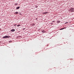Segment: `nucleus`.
<instances>
[{"label":"nucleus","instance_id":"nucleus-9","mask_svg":"<svg viewBox=\"0 0 74 74\" xmlns=\"http://www.w3.org/2000/svg\"><path fill=\"white\" fill-rule=\"evenodd\" d=\"M42 33H44V31H42Z\"/></svg>","mask_w":74,"mask_h":74},{"label":"nucleus","instance_id":"nucleus-12","mask_svg":"<svg viewBox=\"0 0 74 74\" xmlns=\"http://www.w3.org/2000/svg\"><path fill=\"white\" fill-rule=\"evenodd\" d=\"M65 23H68V22H66Z\"/></svg>","mask_w":74,"mask_h":74},{"label":"nucleus","instance_id":"nucleus-2","mask_svg":"<svg viewBox=\"0 0 74 74\" xmlns=\"http://www.w3.org/2000/svg\"><path fill=\"white\" fill-rule=\"evenodd\" d=\"M43 14H48V12H44L43 13Z\"/></svg>","mask_w":74,"mask_h":74},{"label":"nucleus","instance_id":"nucleus-11","mask_svg":"<svg viewBox=\"0 0 74 74\" xmlns=\"http://www.w3.org/2000/svg\"><path fill=\"white\" fill-rule=\"evenodd\" d=\"M55 22V21H52V22Z\"/></svg>","mask_w":74,"mask_h":74},{"label":"nucleus","instance_id":"nucleus-3","mask_svg":"<svg viewBox=\"0 0 74 74\" xmlns=\"http://www.w3.org/2000/svg\"><path fill=\"white\" fill-rule=\"evenodd\" d=\"M15 30L14 29H12L11 30V32H14Z\"/></svg>","mask_w":74,"mask_h":74},{"label":"nucleus","instance_id":"nucleus-8","mask_svg":"<svg viewBox=\"0 0 74 74\" xmlns=\"http://www.w3.org/2000/svg\"><path fill=\"white\" fill-rule=\"evenodd\" d=\"M21 26V25H18L17 26L18 27V26Z\"/></svg>","mask_w":74,"mask_h":74},{"label":"nucleus","instance_id":"nucleus-14","mask_svg":"<svg viewBox=\"0 0 74 74\" xmlns=\"http://www.w3.org/2000/svg\"><path fill=\"white\" fill-rule=\"evenodd\" d=\"M0 30H1V29L0 28Z\"/></svg>","mask_w":74,"mask_h":74},{"label":"nucleus","instance_id":"nucleus-10","mask_svg":"<svg viewBox=\"0 0 74 74\" xmlns=\"http://www.w3.org/2000/svg\"><path fill=\"white\" fill-rule=\"evenodd\" d=\"M14 26H16V24H14Z\"/></svg>","mask_w":74,"mask_h":74},{"label":"nucleus","instance_id":"nucleus-5","mask_svg":"<svg viewBox=\"0 0 74 74\" xmlns=\"http://www.w3.org/2000/svg\"><path fill=\"white\" fill-rule=\"evenodd\" d=\"M71 11H73L74 10V8H71Z\"/></svg>","mask_w":74,"mask_h":74},{"label":"nucleus","instance_id":"nucleus-13","mask_svg":"<svg viewBox=\"0 0 74 74\" xmlns=\"http://www.w3.org/2000/svg\"><path fill=\"white\" fill-rule=\"evenodd\" d=\"M51 24H53V23H51Z\"/></svg>","mask_w":74,"mask_h":74},{"label":"nucleus","instance_id":"nucleus-7","mask_svg":"<svg viewBox=\"0 0 74 74\" xmlns=\"http://www.w3.org/2000/svg\"><path fill=\"white\" fill-rule=\"evenodd\" d=\"M15 13L16 14H18V12H15Z\"/></svg>","mask_w":74,"mask_h":74},{"label":"nucleus","instance_id":"nucleus-4","mask_svg":"<svg viewBox=\"0 0 74 74\" xmlns=\"http://www.w3.org/2000/svg\"><path fill=\"white\" fill-rule=\"evenodd\" d=\"M19 8H20V7L19 6V7H17V8H16V10H18V9H19Z\"/></svg>","mask_w":74,"mask_h":74},{"label":"nucleus","instance_id":"nucleus-6","mask_svg":"<svg viewBox=\"0 0 74 74\" xmlns=\"http://www.w3.org/2000/svg\"><path fill=\"white\" fill-rule=\"evenodd\" d=\"M60 21H59L57 22V23H60Z\"/></svg>","mask_w":74,"mask_h":74},{"label":"nucleus","instance_id":"nucleus-1","mask_svg":"<svg viewBox=\"0 0 74 74\" xmlns=\"http://www.w3.org/2000/svg\"><path fill=\"white\" fill-rule=\"evenodd\" d=\"M10 36H5L3 37V38H10Z\"/></svg>","mask_w":74,"mask_h":74}]
</instances>
